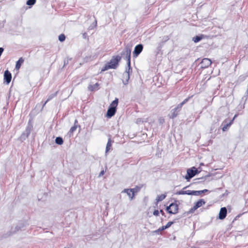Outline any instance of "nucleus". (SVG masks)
<instances>
[{
  "label": "nucleus",
  "instance_id": "1",
  "mask_svg": "<svg viewBox=\"0 0 248 248\" xmlns=\"http://www.w3.org/2000/svg\"><path fill=\"white\" fill-rule=\"evenodd\" d=\"M118 104V99H115L112 101L107 111V116L108 118L112 117L116 113V107Z\"/></svg>",
  "mask_w": 248,
  "mask_h": 248
},
{
  "label": "nucleus",
  "instance_id": "2",
  "mask_svg": "<svg viewBox=\"0 0 248 248\" xmlns=\"http://www.w3.org/2000/svg\"><path fill=\"white\" fill-rule=\"evenodd\" d=\"M123 57L127 60V66H130L131 49L128 47H126L122 52Z\"/></svg>",
  "mask_w": 248,
  "mask_h": 248
},
{
  "label": "nucleus",
  "instance_id": "3",
  "mask_svg": "<svg viewBox=\"0 0 248 248\" xmlns=\"http://www.w3.org/2000/svg\"><path fill=\"white\" fill-rule=\"evenodd\" d=\"M132 72V69L131 66H127L126 68L125 72L123 74V82L124 85H126L128 84L129 78H130V74Z\"/></svg>",
  "mask_w": 248,
  "mask_h": 248
},
{
  "label": "nucleus",
  "instance_id": "4",
  "mask_svg": "<svg viewBox=\"0 0 248 248\" xmlns=\"http://www.w3.org/2000/svg\"><path fill=\"white\" fill-rule=\"evenodd\" d=\"M121 57L119 56L113 57L108 64L111 69H116L118 65V63L120 61Z\"/></svg>",
  "mask_w": 248,
  "mask_h": 248
},
{
  "label": "nucleus",
  "instance_id": "5",
  "mask_svg": "<svg viewBox=\"0 0 248 248\" xmlns=\"http://www.w3.org/2000/svg\"><path fill=\"white\" fill-rule=\"evenodd\" d=\"M198 173V170L195 167H192L187 170V174L185 176V179L189 181V180L194 177Z\"/></svg>",
  "mask_w": 248,
  "mask_h": 248
},
{
  "label": "nucleus",
  "instance_id": "6",
  "mask_svg": "<svg viewBox=\"0 0 248 248\" xmlns=\"http://www.w3.org/2000/svg\"><path fill=\"white\" fill-rule=\"evenodd\" d=\"M166 210L170 214H175L178 212V205L176 203H172L167 207Z\"/></svg>",
  "mask_w": 248,
  "mask_h": 248
},
{
  "label": "nucleus",
  "instance_id": "7",
  "mask_svg": "<svg viewBox=\"0 0 248 248\" xmlns=\"http://www.w3.org/2000/svg\"><path fill=\"white\" fill-rule=\"evenodd\" d=\"M205 204V202L204 201V200L203 199H200L195 203L194 206L190 209V212H193L198 208L203 206Z\"/></svg>",
  "mask_w": 248,
  "mask_h": 248
},
{
  "label": "nucleus",
  "instance_id": "8",
  "mask_svg": "<svg viewBox=\"0 0 248 248\" xmlns=\"http://www.w3.org/2000/svg\"><path fill=\"white\" fill-rule=\"evenodd\" d=\"M212 63L210 59L208 58L203 59L200 63V66L202 68H206L209 67Z\"/></svg>",
  "mask_w": 248,
  "mask_h": 248
},
{
  "label": "nucleus",
  "instance_id": "9",
  "mask_svg": "<svg viewBox=\"0 0 248 248\" xmlns=\"http://www.w3.org/2000/svg\"><path fill=\"white\" fill-rule=\"evenodd\" d=\"M143 49V46L141 44L137 45L134 48L133 51V55L134 57H137L142 51Z\"/></svg>",
  "mask_w": 248,
  "mask_h": 248
},
{
  "label": "nucleus",
  "instance_id": "10",
  "mask_svg": "<svg viewBox=\"0 0 248 248\" xmlns=\"http://www.w3.org/2000/svg\"><path fill=\"white\" fill-rule=\"evenodd\" d=\"M12 75L8 70H6L4 74V79L7 84H9L11 80Z\"/></svg>",
  "mask_w": 248,
  "mask_h": 248
},
{
  "label": "nucleus",
  "instance_id": "11",
  "mask_svg": "<svg viewBox=\"0 0 248 248\" xmlns=\"http://www.w3.org/2000/svg\"><path fill=\"white\" fill-rule=\"evenodd\" d=\"M227 215V209L226 207H222L219 211L218 218L220 219H223Z\"/></svg>",
  "mask_w": 248,
  "mask_h": 248
},
{
  "label": "nucleus",
  "instance_id": "12",
  "mask_svg": "<svg viewBox=\"0 0 248 248\" xmlns=\"http://www.w3.org/2000/svg\"><path fill=\"white\" fill-rule=\"evenodd\" d=\"M122 193H126L127 195L128 196L129 199L130 200H133L134 197V193H133L132 190L130 189L126 188L124 189Z\"/></svg>",
  "mask_w": 248,
  "mask_h": 248
},
{
  "label": "nucleus",
  "instance_id": "13",
  "mask_svg": "<svg viewBox=\"0 0 248 248\" xmlns=\"http://www.w3.org/2000/svg\"><path fill=\"white\" fill-rule=\"evenodd\" d=\"M178 112L179 111L175 108L172 109L170 114V117L172 119L176 117L178 115Z\"/></svg>",
  "mask_w": 248,
  "mask_h": 248
},
{
  "label": "nucleus",
  "instance_id": "14",
  "mask_svg": "<svg viewBox=\"0 0 248 248\" xmlns=\"http://www.w3.org/2000/svg\"><path fill=\"white\" fill-rule=\"evenodd\" d=\"M189 98L190 97H189L185 99L181 103L178 105L177 107L175 108L176 109H177L179 111L181 110L182 106L188 101Z\"/></svg>",
  "mask_w": 248,
  "mask_h": 248
},
{
  "label": "nucleus",
  "instance_id": "15",
  "mask_svg": "<svg viewBox=\"0 0 248 248\" xmlns=\"http://www.w3.org/2000/svg\"><path fill=\"white\" fill-rule=\"evenodd\" d=\"M24 60L22 58H19L18 61L16 62V69L18 70L20 68L21 64L23 63Z\"/></svg>",
  "mask_w": 248,
  "mask_h": 248
},
{
  "label": "nucleus",
  "instance_id": "16",
  "mask_svg": "<svg viewBox=\"0 0 248 248\" xmlns=\"http://www.w3.org/2000/svg\"><path fill=\"white\" fill-rule=\"evenodd\" d=\"M112 145V141L110 139H108L106 148V153H107L111 149Z\"/></svg>",
  "mask_w": 248,
  "mask_h": 248
},
{
  "label": "nucleus",
  "instance_id": "17",
  "mask_svg": "<svg viewBox=\"0 0 248 248\" xmlns=\"http://www.w3.org/2000/svg\"><path fill=\"white\" fill-rule=\"evenodd\" d=\"M98 86H99V84L97 83H96L93 85H89L88 86V89L90 91H93L94 90H97Z\"/></svg>",
  "mask_w": 248,
  "mask_h": 248
},
{
  "label": "nucleus",
  "instance_id": "18",
  "mask_svg": "<svg viewBox=\"0 0 248 248\" xmlns=\"http://www.w3.org/2000/svg\"><path fill=\"white\" fill-rule=\"evenodd\" d=\"M166 197V194H161L160 195L158 196L156 198V201L157 202H161L163 201Z\"/></svg>",
  "mask_w": 248,
  "mask_h": 248
},
{
  "label": "nucleus",
  "instance_id": "19",
  "mask_svg": "<svg viewBox=\"0 0 248 248\" xmlns=\"http://www.w3.org/2000/svg\"><path fill=\"white\" fill-rule=\"evenodd\" d=\"M56 94H57V92L49 95L48 96V98L46 100V101L44 103V104L43 105V107L46 105V104L47 103V102L48 101H49V100H51L53 98H54L55 96H56Z\"/></svg>",
  "mask_w": 248,
  "mask_h": 248
},
{
  "label": "nucleus",
  "instance_id": "20",
  "mask_svg": "<svg viewBox=\"0 0 248 248\" xmlns=\"http://www.w3.org/2000/svg\"><path fill=\"white\" fill-rule=\"evenodd\" d=\"M232 123H233V120H231L229 124H227L224 125L222 128V130L223 131H226V130H227L229 128V127L232 125Z\"/></svg>",
  "mask_w": 248,
  "mask_h": 248
},
{
  "label": "nucleus",
  "instance_id": "21",
  "mask_svg": "<svg viewBox=\"0 0 248 248\" xmlns=\"http://www.w3.org/2000/svg\"><path fill=\"white\" fill-rule=\"evenodd\" d=\"M63 142V140L61 137H57L55 139V142L59 145H62Z\"/></svg>",
  "mask_w": 248,
  "mask_h": 248
},
{
  "label": "nucleus",
  "instance_id": "22",
  "mask_svg": "<svg viewBox=\"0 0 248 248\" xmlns=\"http://www.w3.org/2000/svg\"><path fill=\"white\" fill-rule=\"evenodd\" d=\"M202 39V36H196V37L193 38L192 40L195 43H197V42H199L200 41H201Z\"/></svg>",
  "mask_w": 248,
  "mask_h": 248
},
{
  "label": "nucleus",
  "instance_id": "23",
  "mask_svg": "<svg viewBox=\"0 0 248 248\" xmlns=\"http://www.w3.org/2000/svg\"><path fill=\"white\" fill-rule=\"evenodd\" d=\"M203 193V191H194L192 190V195L198 196L200 194Z\"/></svg>",
  "mask_w": 248,
  "mask_h": 248
},
{
  "label": "nucleus",
  "instance_id": "24",
  "mask_svg": "<svg viewBox=\"0 0 248 248\" xmlns=\"http://www.w3.org/2000/svg\"><path fill=\"white\" fill-rule=\"evenodd\" d=\"M36 2V0H28L26 2V4L29 6H32L34 5Z\"/></svg>",
  "mask_w": 248,
  "mask_h": 248
},
{
  "label": "nucleus",
  "instance_id": "25",
  "mask_svg": "<svg viewBox=\"0 0 248 248\" xmlns=\"http://www.w3.org/2000/svg\"><path fill=\"white\" fill-rule=\"evenodd\" d=\"M131 189L132 190L133 193H134V195H135V193H136L140 191V187H138V186H136L135 188H131Z\"/></svg>",
  "mask_w": 248,
  "mask_h": 248
},
{
  "label": "nucleus",
  "instance_id": "26",
  "mask_svg": "<svg viewBox=\"0 0 248 248\" xmlns=\"http://www.w3.org/2000/svg\"><path fill=\"white\" fill-rule=\"evenodd\" d=\"M65 36L64 34H61V35H59V40L60 41L63 42L65 40Z\"/></svg>",
  "mask_w": 248,
  "mask_h": 248
},
{
  "label": "nucleus",
  "instance_id": "27",
  "mask_svg": "<svg viewBox=\"0 0 248 248\" xmlns=\"http://www.w3.org/2000/svg\"><path fill=\"white\" fill-rule=\"evenodd\" d=\"M77 128V124H74L70 129L69 132L73 133Z\"/></svg>",
  "mask_w": 248,
  "mask_h": 248
},
{
  "label": "nucleus",
  "instance_id": "28",
  "mask_svg": "<svg viewBox=\"0 0 248 248\" xmlns=\"http://www.w3.org/2000/svg\"><path fill=\"white\" fill-rule=\"evenodd\" d=\"M109 69H111L110 66L109 65L108 63L106 64L105 66L102 69V71H105L106 70H108Z\"/></svg>",
  "mask_w": 248,
  "mask_h": 248
},
{
  "label": "nucleus",
  "instance_id": "29",
  "mask_svg": "<svg viewBox=\"0 0 248 248\" xmlns=\"http://www.w3.org/2000/svg\"><path fill=\"white\" fill-rule=\"evenodd\" d=\"M165 229H166V228H165V226H163L159 228L157 230L155 231V232L156 233H158L159 232L162 231Z\"/></svg>",
  "mask_w": 248,
  "mask_h": 248
},
{
  "label": "nucleus",
  "instance_id": "30",
  "mask_svg": "<svg viewBox=\"0 0 248 248\" xmlns=\"http://www.w3.org/2000/svg\"><path fill=\"white\" fill-rule=\"evenodd\" d=\"M176 194H177V195H185V194H186V191H184L183 190H180V191H177L176 193Z\"/></svg>",
  "mask_w": 248,
  "mask_h": 248
},
{
  "label": "nucleus",
  "instance_id": "31",
  "mask_svg": "<svg viewBox=\"0 0 248 248\" xmlns=\"http://www.w3.org/2000/svg\"><path fill=\"white\" fill-rule=\"evenodd\" d=\"M173 223V222L172 221H170L168 222V223L166 224V225L165 226V228L167 229L171 226V225Z\"/></svg>",
  "mask_w": 248,
  "mask_h": 248
},
{
  "label": "nucleus",
  "instance_id": "32",
  "mask_svg": "<svg viewBox=\"0 0 248 248\" xmlns=\"http://www.w3.org/2000/svg\"><path fill=\"white\" fill-rule=\"evenodd\" d=\"M159 212L157 210H155L153 212V215L155 216H158L159 215Z\"/></svg>",
  "mask_w": 248,
  "mask_h": 248
},
{
  "label": "nucleus",
  "instance_id": "33",
  "mask_svg": "<svg viewBox=\"0 0 248 248\" xmlns=\"http://www.w3.org/2000/svg\"><path fill=\"white\" fill-rule=\"evenodd\" d=\"M186 194L188 195H192V190H186Z\"/></svg>",
  "mask_w": 248,
  "mask_h": 248
},
{
  "label": "nucleus",
  "instance_id": "34",
  "mask_svg": "<svg viewBox=\"0 0 248 248\" xmlns=\"http://www.w3.org/2000/svg\"><path fill=\"white\" fill-rule=\"evenodd\" d=\"M87 33L86 32H84L82 33V37L84 39H86L87 38Z\"/></svg>",
  "mask_w": 248,
  "mask_h": 248
},
{
  "label": "nucleus",
  "instance_id": "35",
  "mask_svg": "<svg viewBox=\"0 0 248 248\" xmlns=\"http://www.w3.org/2000/svg\"><path fill=\"white\" fill-rule=\"evenodd\" d=\"M104 170L101 171L99 174V176L103 175L104 174Z\"/></svg>",
  "mask_w": 248,
  "mask_h": 248
},
{
  "label": "nucleus",
  "instance_id": "36",
  "mask_svg": "<svg viewBox=\"0 0 248 248\" xmlns=\"http://www.w3.org/2000/svg\"><path fill=\"white\" fill-rule=\"evenodd\" d=\"M162 215H164V213L163 210H161L160 211H159Z\"/></svg>",
  "mask_w": 248,
  "mask_h": 248
},
{
  "label": "nucleus",
  "instance_id": "37",
  "mask_svg": "<svg viewBox=\"0 0 248 248\" xmlns=\"http://www.w3.org/2000/svg\"><path fill=\"white\" fill-rule=\"evenodd\" d=\"M78 123V121L77 120H75L74 124H77Z\"/></svg>",
  "mask_w": 248,
  "mask_h": 248
},
{
  "label": "nucleus",
  "instance_id": "38",
  "mask_svg": "<svg viewBox=\"0 0 248 248\" xmlns=\"http://www.w3.org/2000/svg\"><path fill=\"white\" fill-rule=\"evenodd\" d=\"M202 191H203V193L208 191V190L207 189H204V190H202Z\"/></svg>",
  "mask_w": 248,
  "mask_h": 248
},
{
  "label": "nucleus",
  "instance_id": "39",
  "mask_svg": "<svg viewBox=\"0 0 248 248\" xmlns=\"http://www.w3.org/2000/svg\"><path fill=\"white\" fill-rule=\"evenodd\" d=\"M237 115L236 114H235V115H234V117H233V119H232L233 121V120H234V119L237 117Z\"/></svg>",
  "mask_w": 248,
  "mask_h": 248
}]
</instances>
